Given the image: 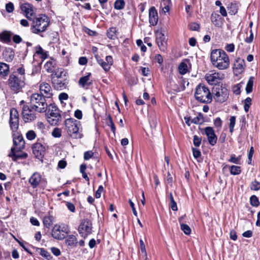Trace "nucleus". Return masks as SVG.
<instances>
[{"label": "nucleus", "instance_id": "1", "mask_svg": "<svg viewBox=\"0 0 260 260\" xmlns=\"http://www.w3.org/2000/svg\"><path fill=\"white\" fill-rule=\"evenodd\" d=\"M212 64L220 70L228 69L230 60L228 55L221 49L213 50L210 54Z\"/></svg>", "mask_w": 260, "mask_h": 260}, {"label": "nucleus", "instance_id": "2", "mask_svg": "<svg viewBox=\"0 0 260 260\" xmlns=\"http://www.w3.org/2000/svg\"><path fill=\"white\" fill-rule=\"evenodd\" d=\"M30 21L32 24L30 27L31 32L35 34H39L44 32L50 23L49 18L44 14L39 15L34 17Z\"/></svg>", "mask_w": 260, "mask_h": 260}, {"label": "nucleus", "instance_id": "3", "mask_svg": "<svg viewBox=\"0 0 260 260\" xmlns=\"http://www.w3.org/2000/svg\"><path fill=\"white\" fill-rule=\"evenodd\" d=\"M65 129L68 135L73 139H80L83 135L80 122L71 118L64 121Z\"/></svg>", "mask_w": 260, "mask_h": 260}, {"label": "nucleus", "instance_id": "4", "mask_svg": "<svg viewBox=\"0 0 260 260\" xmlns=\"http://www.w3.org/2000/svg\"><path fill=\"white\" fill-rule=\"evenodd\" d=\"M45 98L39 93L32 94L30 99V107L37 112H46L48 105Z\"/></svg>", "mask_w": 260, "mask_h": 260}, {"label": "nucleus", "instance_id": "5", "mask_svg": "<svg viewBox=\"0 0 260 260\" xmlns=\"http://www.w3.org/2000/svg\"><path fill=\"white\" fill-rule=\"evenodd\" d=\"M194 97L197 101L203 103H209L212 101V95L209 89L201 84L196 87Z\"/></svg>", "mask_w": 260, "mask_h": 260}, {"label": "nucleus", "instance_id": "6", "mask_svg": "<svg viewBox=\"0 0 260 260\" xmlns=\"http://www.w3.org/2000/svg\"><path fill=\"white\" fill-rule=\"evenodd\" d=\"M46 112L47 121L51 125H57L61 120L60 110L55 104H50L48 105Z\"/></svg>", "mask_w": 260, "mask_h": 260}, {"label": "nucleus", "instance_id": "7", "mask_svg": "<svg viewBox=\"0 0 260 260\" xmlns=\"http://www.w3.org/2000/svg\"><path fill=\"white\" fill-rule=\"evenodd\" d=\"M25 77L18 76L16 73L10 75L8 81V85L11 90L16 92H19L25 85Z\"/></svg>", "mask_w": 260, "mask_h": 260}, {"label": "nucleus", "instance_id": "8", "mask_svg": "<svg viewBox=\"0 0 260 260\" xmlns=\"http://www.w3.org/2000/svg\"><path fill=\"white\" fill-rule=\"evenodd\" d=\"M22 118L25 122H30L35 120L37 117V114L34 109L30 107L24 106L22 110Z\"/></svg>", "mask_w": 260, "mask_h": 260}, {"label": "nucleus", "instance_id": "9", "mask_svg": "<svg viewBox=\"0 0 260 260\" xmlns=\"http://www.w3.org/2000/svg\"><path fill=\"white\" fill-rule=\"evenodd\" d=\"M69 232L68 228L63 226L61 228V226L58 224H55L53 227L51 231L52 236L57 240L63 239L66 235L64 233H68Z\"/></svg>", "mask_w": 260, "mask_h": 260}, {"label": "nucleus", "instance_id": "10", "mask_svg": "<svg viewBox=\"0 0 260 260\" xmlns=\"http://www.w3.org/2000/svg\"><path fill=\"white\" fill-rule=\"evenodd\" d=\"M92 223L88 219H84L78 228V232L81 237L86 238L88 235L91 233Z\"/></svg>", "mask_w": 260, "mask_h": 260}, {"label": "nucleus", "instance_id": "11", "mask_svg": "<svg viewBox=\"0 0 260 260\" xmlns=\"http://www.w3.org/2000/svg\"><path fill=\"white\" fill-rule=\"evenodd\" d=\"M224 78V75L214 70L208 72L205 75V79L210 85L215 84Z\"/></svg>", "mask_w": 260, "mask_h": 260}, {"label": "nucleus", "instance_id": "12", "mask_svg": "<svg viewBox=\"0 0 260 260\" xmlns=\"http://www.w3.org/2000/svg\"><path fill=\"white\" fill-rule=\"evenodd\" d=\"M214 98L220 103L225 101L229 97V91L225 88L216 87L213 89Z\"/></svg>", "mask_w": 260, "mask_h": 260}, {"label": "nucleus", "instance_id": "13", "mask_svg": "<svg viewBox=\"0 0 260 260\" xmlns=\"http://www.w3.org/2000/svg\"><path fill=\"white\" fill-rule=\"evenodd\" d=\"M10 125L13 131H16L19 126V114L17 110L12 108L10 110Z\"/></svg>", "mask_w": 260, "mask_h": 260}, {"label": "nucleus", "instance_id": "14", "mask_svg": "<svg viewBox=\"0 0 260 260\" xmlns=\"http://www.w3.org/2000/svg\"><path fill=\"white\" fill-rule=\"evenodd\" d=\"M95 58L98 63L101 66L105 72H108L110 70L111 66L113 64V58L110 55L106 57V61L101 58L98 55H95Z\"/></svg>", "mask_w": 260, "mask_h": 260}, {"label": "nucleus", "instance_id": "15", "mask_svg": "<svg viewBox=\"0 0 260 260\" xmlns=\"http://www.w3.org/2000/svg\"><path fill=\"white\" fill-rule=\"evenodd\" d=\"M32 149L35 157L42 159L45 154V147L41 143L37 142L32 145Z\"/></svg>", "mask_w": 260, "mask_h": 260}, {"label": "nucleus", "instance_id": "16", "mask_svg": "<svg viewBox=\"0 0 260 260\" xmlns=\"http://www.w3.org/2000/svg\"><path fill=\"white\" fill-rule=\"evenodd\" d=\"M167 38L164 33L161 31H157L156 34V41L160 50L165 51L167 48Z\"/></svg>", "mask_w": 260, "mask_h": 260}, {"label": "nucleus", "instance_id": "17", "mask_svg": "<svg viewBox=\"0 0 260 260\" xmlns=\"http://www.w3.org/2000/svg\"><path fill=\"white\" fill-rule=\"evenodd\" d=\"M204 132L207 137L209 143L212 146L215 145L217 143V137L213 127L210 126L205 127Z\"/></svg>", "mask_w": 260, "mask_h": 260}, {"label": "nucleus", "instance_id": "18", "mask_svg": "<svg viewBox=\"0 0 260 260\" xmlns=\"http://www.w3.org/2000/svg\"><path fill=\"white\" fill-rule=\"evenodd\" d=\"M40 94L46 98H50L53 95L52 89L47 83L43 82L40 84Z\"/></svg>", "mask_w": 260, "mask_h": 260}, {"label": "nucleus", "instance_id": "19", "mask_svg": "<svg viewBox=\"0 0 260 260\" xmlns=\"http://www.w3.org/2000/svg\"><path fill=\"white\" fill-rule=\"evenodd\" d=\"M245 61L240 58H237L233 64V70L234 73L237 75L242 73L244 69Z\"/></svg>", "mask_w": 260, "mask_h": 260}, {"label": "nucleus", "instance_id": "20", "mask_svg": "<svg viewBox=\"0 0 260 260\" xmlns=\"http://www.w3.org/2000/svg\"><path fill=\"white\" fill-rule=\"evenodd\" d=\"M21 10L25 13L26 17L29 20H31L34 17H35V13L33 10V7L31 5L26 3L22 5L21 7Z\"/></svg>", "mask_w": 260, "mask_h": 260}, {"label": "nucleus", "instance_id": "21", "mask_svg": "<svg viewBox=\"0 0 260 260\" xmlns=\"http://www.w3.org/2000/svg\"><path fill=\"white\" fill-rule=\"evenodd\" d=\"M14 146L11 149H15L17 151H20L24 148L25 141L21 136L15 137L13 139Z\"/></svg>", "mask_w": 260, "mask_h": 260}, {"label": "nucleus", "instance_id": "22", "mask_svg": "<svg viewBox=\"0 0 260 260\" xmlns=\"http://www.w3.org/2000/svg\"><path fill=\"white\" fill-rule=\"evenodd\" d=\"M158 14L154 7H151L149 10V21L150 24L155 26L158 22Z\"/></svg>", "mask_w": 260, "mask_h": 260}, {"label": "nucleus", "instance_id": "23", "mask_svg": "<svg viewBox=\"0 0 260 260\" xmlns=\"http://www.w3.org/2000/svg\"><path fill=\"white\" fill-rule=\"evenodd\" d=\"M42 180L43 179L40 174L38 172H35L29 179V182L31 187L35 188L39 186Z\"/></svg>", "mask_w": 260, "mask_h": 260}, {"label": "nucleus", "instance_id": "24", "mask_svg": "<svg viewBox=\"0 0 260 260\" xmlns=\"http://www.w3.org/2000/svg\"><path fill=\"white\" fill-rule=\"evenodd\" d=\"M19 152L15 150V149H11L8 156L11 157L13 161H16L19 159L26 158L27 157V153L25 152L19 153Z\"/></svg>", "mask_w": 260, "mask_h": 260}, {"label": "nucleus", "instance_id": "25", "mask_svg": "<svg viewBox=\"0 0 260 260\" xmlns=\"http://www.w3.org/2000/svg\"><path fill=\"white\" fill-rule=\"evenodd\" d=\"M90 76L91 73H88L87 75L80 78L78 81L79 85L83 88L85 87L86 85H91L92 83V81L90 80Z\"/></svg>", "mask_w": 260, "mask_h": 260}, {"label": "nucleus", "instance_id": "26", "mask_svg": "<svg viewBox=\"0 0 260 260\" xmlns=\"http://www.w3.org/2000/svg\"><path fill=\"white\" fill-rule=\"evenodd\" d=\"M190 65L189 60L188 59H185L182 61L178 67V70L179 73L184 75L188 72V66Z\"/></svg>", "mask_w": 260, "mask_h": 260}, {"label": "nucleus", "instance_id": "27", "mask_svg": "<svg viewBox=\"0 0 260 260\" xmlns=\"http://www.w3.org/2000/svg\"><path fill=\"white\" fill-rule=\"evenodd\" d=\"M54 88L57 90H62L66 88V83L60 79H52Z\"/></svg>", "mask_w": 260, "mask_h": 260}, {"label": "nucleus", "instance_id": "28", "mask_svg": "<svg viewBox=\"0 0 260 260\" xmlns=\"http://www.w3.org/2000/svg\"><path fill=\"white\" fill-rule=\"evenodd\" d=\"M11 33L9 31H4L0 34V40L2 42L8 43L11 41Z\"/></svg>", "mask_w": 260, "mask_h": 260}, {"label": "nucleus", "instance_id": "29", "mask_svg": "<svg viewBox=\"0 0 260 260\" xmlns=\"http://www.w3.org/2000/svg\"><path fill=\"white\" fill-rule=\"evenodd\" d=\"M66 243L69 246L76 247L77 244V239L74 235H70L66 240Z\"/></svg>", "mask_w": 260, "mask_h": 260}, {"label": "nucleus", "instance_id": "30", "mask_svg": "<svg viewBox=\"0 0 260 260\" xmlns=\"http://www.w3.org/2000/svg\"><path fill=\"white\" fill-rule=\"evenodd\" d=\"M9 72V66L4 62H0V76L2 77L6 76Z\"/></svg>", "mask_w": 260, "mask_h": 260}, {"label": "nucleus", "instance_id": "31", "mask_svg": "<svg viewBox=\"0 0 260 260\" xmlns=\"http://www.w3.org/2000/svg\"><path fill=\"white\" fill-rule=\"evenodd\" d=\"M171 4L170 0H162L160 3V6L162 9V12L164 14L168 12L169 11V7Z\"/></svg>", "mask_w": 260, "mask_h": 260}, {"label": "nucleus", "instance_id": "32", "mask_svg": "<svg viewBox=\"0 0 260 260\" xmlns=\"http://www.w3.org/2000/svg\"><path fill=\"white\" fill-rule=\"evenodd\" d=\"M64 70L62 68L56 69L52 75V79H60L62 77Z\"/></svg>", "mask_w": 260, "mask_h": 260}, {"label": "nucleus", "instance_id": "33", "mask_svg": "<svg viewBox=\"0 0 260 260\" xmlns=\"http://www.w3.org/2000/svg\"><path fill=\"white\" fill-rule=\"evenodd\" d=\"M4 55L5 59L7 62H11L14 57V52L12 50L6 51Z\"/></svg>", "mask_w": 260, "mask_h": 260}, {"label": "nucleus", "instance_id": "34", "mask_svg": "<svg viewBox=\"0 0 260 260\" xmlns=\"http://www.w3.org/2000/svg\"><path fill=\"white\" fill-rule=\"evenodd\" d=\"M140 249L142 253V257L146 260L147 258V252L145 245L142 239L140 240Z\"/></svg>", "mask_w": 260, "mask_h": 260}, {"label": "nucleus", "instance_id": "35", "mask_svg": "<svg viewBox=\"0 0 260 260\" xmlns=\"http://www.w3.org/2000/svg\"><path fill=\"white\" fill-rule=\"evenodd\" d=\"M52 217L50 216H45L43 219L44 225L47 228H49L50 226L52 224L53 219Z\"/></svg>", "mask_w": 260, "mask_h": 260}, {"label": "nucleus", "instance_id": "36", "mask_svg": "<svg viewBox=\"0 0 260 260\" xmlns=\"http://www.w3.org/2000/svg\"><path fill=\"white\" fill-rule=\"evenodd\" d=\"M36 53L41 54V58L43 59H46L48 57L47 52L44 51L40 46L36 47Z\"/></svg>", "mask_w": 260, "mask_h": 260}, {"label": "nucleus", "instance_id": "37", "mask_svg": "<svg viewBox=\"0 0 260 260\" xmlns=\"http://www.w3.org/2000/svg\"><path fill=\"white\" fill-rule=\"evenodd\" d=\"M169 199L170 200V207L173 211H177V203L175 201L174 198L173 197V194L172 192L169 193Z\"/></svg>", "mask_w": 260, "mask_h": 260}, {"label": "nucleus", "instance_id": "38", "mask_svg": "<svg viewBox=\"0 0 260 260\" xmlns=\"http://www.w3.org/2000/svg\"><path fill=\"white\" fill-rule=\"evenodd\" d=\"M241 168L237 166H232L230 168V173L232 175H237L241 173Z\"/></svg>", "mask_w": 260, "mask_h": 260}, {"label": "nucleus", "instance_id": "39", "mask_svg": "<svg viewBox=\"0 0 260 260\" xmlns=\"http://www.w3.org/2000/svg\"><path fill=\"white\" fill-rule=\"evenodd\" d=\"M44 68L47 72H52L54 68V63L52 61H48L45 64Z\"/></svg>", "mask_w": 260, "mask_h": 260}, {"label": "nucleus", "instance_id": "40", "mask_svg": "<svg viewBox=\"0 0 260 260\" xmlns=\"http://www.w3.org/2000/svg\"><path fill=\"white\" fill-rule=\"evenodd\" d=\"M250 188L251 190L257 191L260 189V182L256 181L254 180L251 182Z\"/></svg>", "mask_w": 260, "mask_h": 260}, {"label": "nucleus", "instance_id": "41", "mask_svg": "<svg viewBox=\"0 0 260 260\" xmlns=\"http://www.w3.org/2000/svg\"><path fill=\"white\" fill-rule=\"evenodd\" d=\"M236 117L235 116H232L230 118V123H229V128H230V132L232 134L234 132V127L236 123Z\"/></svg>", "mask_w": 260, "mask_h": 260}, {"label": "nucleus", "instance_id": "42", "mask_svg": "<svg viewBox=\"0 0 260 260\" xmlns=\"http://www.w3.org/2000/svg\"><path fill=\"white\" fill-rule=\"evenodd\" d=\"M125 3L123 0H117L114 3V8L117 10H121L124 8Z\"/></svg>", "mask_w": 260, "mask_h": 260}, {"label": "nucleus", "instance_id": "43", "mask_svg": "<svg viewBox=\"0 0 260 260\" xmlns=\"http://www.w3.org/2000/svg\"><path fill=\"white\" fill-rule=\"evenodd\" d=\"M219 15L216 14H212L211 16V20L212 22L216 26H220V23L218 20Z\"/></svg>", "mask_w": 260, "mask_h": 260}, {"label": "nucleus", "instance_id": "44", "mask_svg": "<svg viewBox=\"0 0 260 260\" xmlns=\"http://www.w3.org/2000/svg\"><path fill=\"white\" fill-rule=\"evenodd\" d=\"M253 80L252 77H250L247 83L246 91L247 93H250L252 91Z\"/></svg>", "mask_w": 260, "mask_h": 260}, {"label": "nucleus", "instance_id": "45", "mask_svg": "<svg viewBox=\"0 0 260 260\" xmlns=\"http://www.w3.org/2000/svg\"><path fill=\"white\" fill-rule=\"evenodd\" d=\"M250 202L252 206L257 207L259 202L257 197L256 196L253 195L250 198Z\"/></svg>", "mask_w": 260, "mask_h": 260}, {"label": "nucleus", "instance_id": "46", "mask_svg": "<svg viewBox=\"0 0 260 260\" xmlns=\"http://www.w3.org/2000/svg\"><path fill=\"white\" fill-rule=\"evenodd\" d=\"M26 137L29 140H34L36 138V134L33 130H29L26 133Z\"/></svg>", "mask_w": 260, "mask_h": 260}, {"label": "nucleus", "instance_id": "47", "mask_svg": "<svg viewBox=\"0 0 260 260\" xmlns=\"http://www.w3.org/2000/svg\"><path fill=\"white\" fill-rule=\"evenodd\" d=\"M180 228L181 230L183 231L185 234L189 235L190 234L191 229L188 225L182 223L181 224Z\"/></svg>", "mask_w": 260, "mask_h": 260}, {"label": "nucleus", "instance_id": "48", "mask_svg": "<svg viewBox=\"0 0 260 260\" xmlns=\"http://www.w3.org/2000/svg\"><path fill=\"white\" fill-rule=\"evenodd\" d=\"M251 105V99L247 98L244 101V110L247 112L249 111V107Z\"/></svg>", "mask_w": 260, "mask_h": 260}, {"label": "nucleus", "instance_id": "49", "mask_svg": "<svg viewBox=\"0 0 260 260\" xmlns=\"http://www.w3.org/2000/svg\"><path fill=\"white\" fill-rule=\"evenodd\" d=\"M108 125L110 126L111 129L113 133V134L115 135V132H116V127L115 126V125L113 122L112 117L109 116L108 120L107 121Z\"/></svg>", "mask_w": 260, "mask_h": 260}, {"label": "nucleus", "instance_id": "50", "mask_svg": "<svg viewBox=\"0 0 260 260\" xmlns=\"http://www.w3.org/2000/svg\"><path fill=\"white\" fill-rule=\"evenodd\" d=\"M61 132L60 128L56 127L53 130L52 135L55 138H59L61 136Z\"/></svg>", "mask_w": 260, "mask_h": 260}, {"label": "nucleus", "instance_id": "51", "mask_svg": "<svg viewBox=\"0 0 260 260\" xmlns=\"http://www.w3.org/2000/svg\"><path fill=\"white\" fill-rule=\"evenodd\" d=\"M202 141V139L200 137H199L197 135H194L193 136V143L195 146L199 147Z\"/></svg>", "mask_w": 260, "mask_h": 260}, {"label": "nucleus", "instance_id": "52", "mask_svg": "<svg viewBox=\"0 0 260 260\" xmlns=\"http://www.w3.org/2000/svg\"><path fill=\"white\" fill-rule=\"evenodd\" d=\"M40 254L48 259H50L51 257L49 252L43 248L40 249Z\"/></svg>", "mask_w": 260, "mask_h": 260}, {"label": "nucleus", "instance_id": "53", "mask_svg": "<svg viewBox=\"0 0 260 260\" xmlns=\"http://www.w3.org/2000/svg\"><path fill=\"white\" fill-rule=\"evenodd\" d=\"M115 28H110L107 32V36L109 39H113L114 37H115Z\"/></svg>", "mask_w": 260, "mask_h": 260}, {"label": "nucleus", "instance_id": "54", "mask_svg": "<svg viewBox=\"0 0 260 260\" xmlns=\"http://www.w3.org/2000/svg\"><path fill=\"white\" fill-rule=\"evenodd\" d=\"M222 121L219 117L215 118L214 120V124L217 128H220L222 126Z\"/></svg>", "mask_w": 260, "mask_h": 260}, {"label": "nucleus", "instance_id": "55", "mask_svg": "<svg viewBox=\"0 0 260 260\" xmlns=\"http://www.w3.org/2000/svg\"><path fill=\"white\" fill-rule=\"evenodd\" d=\"M93 152L92 151H86L84 154V158L85 160H88L93 156Z\"/></svg>", "mask_w": 260, "mask_h": 260}, {"label": "nucleus", "instance_id": "56", "mask_svg": "<svg viewBox=\"0 0 260 260\" xmlns=\"http://www.w3.org/2000/svg\"><path fill=\"white\" fill-rule=\"evenodd\" d=\"M190 29L192 30H198L200 28V25L198 23L193 22L189 25Z\"/></svg>", "mask_w": 260, "mask_h": 260}, {"label": "nucleus", "instance_id": "57", "mask_svg": "<svg viewBox=\"0 0 260 260\" xmlns=\"http://www.w3.org/2000/svg\"><path fill=\"white\" fill-rule=\"evenodd\" d=\"M6 11L9 13L12 12L14 11L13 4L11 2L8 3L6 5Z\"/></svg>", "mask_w": 260, "mask_h": 260}, {"label": "nucleus", "instance_id": "58", "mask_svg": "<svg viewBox=\"0 0 260 260\" xmlns=\"http://www.w3.org/2000/svg\"><path fill=\"white\" fill-rule=\"evenodd\" d=\"M104 191V187L102 185L99 187L98 189L95 192V196L96 198H100L101 197V193Z\"/></svg>", "mask_w": 260, "mask_h": 260}, {"label": "nucleus", "instance_id": "59", "mask_svg": "<svg viewBox=\"0 0 260 260\" xmlns=\"http://www.w3.org/2000/svg\"><path fill=\"white\" fill-rule=\"evenodd\" d=\"M66 206L68 209L72 212L74 213L75 211V207L73 204L70 202H67Z\"/></svg>", "mask_w": 260, "mask_h": 260}, {"label": "nucleus", "instance_id": "60", "mask_svg": "<svg viewBox=\"0 0 260 260\" xmlns=\"http://www.w3.org/2000/svg\"><path fill=\"white\" fill-rule=\"evenodd\" d=\"M234 49L235 46L233 44H228L225 47V49L229 52H233L234 51Z\"/></svg>", "mask_w": 260, "mask_h": 260}, {"label": "nucleus", "instance_id": "61", "mask_svg": "<svg viewBox=\"0 0 260 260\" xmlns=\"http://www.w3.org/2000/svg\"><path fill=\"white\" fill-rule=\"evenodd\" d=\"M180 82H181V86L180 87V90H183L185 89V84H186L187 85H188L189 84L188 82L187 81H186L184 79H181V80H180Z\"/></svg>", "mask_w": 260, "mask_h": 260}, {"label": "nucleus", "instance_id": "62", "mask_svg": "<svg viewBox=\"0 0 260 260\" xmlns=\"http://www.w3.org/2000/svg\"><path fill=\"white\" fill-rule=\"evenodd\" d=\"M59 99L61 102L63 100H67L68 99V95L66 93L62 92L59 95Z\"/></svg>", "mask_w": 260, "mask_h": 260}, {"label": "nucleus", "instance_id": "63", "mask_svg": "<svg viewBox=\"0 0 260 260\" xmlns=\"http://www.w3.org/2000/svg\"><path fill=\"white\" fill-rule=\"evenodd\" d=\"M74 116L78 119H81L82 118V112L80 110H76L74 113Z\"/></svg>", "mask_w": 260, "mask_h": 260}, {"label": "nucleus", "instance_id": "64", "mask_svg": "<svg viewBox=\"0 0 260 260\" xmlns=\"http://www.w3.org/2000/svg\"><path fill=\"white\" fill-rule=\"evenodd\" d=\"M239 160L240 159L238 157H236L235 155H232L229 159V161L236 164H239Z\"/></svg>", "mask_w": 260, "mask_h": 260}]
</instances>
